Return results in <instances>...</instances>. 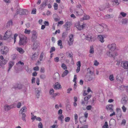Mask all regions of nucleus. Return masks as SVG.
I'll use <instances>...</instances> for the list:
<instances>
[{
	"mask_svg": "<svg viewBox=\"0 0 128 128\" xmlns=\"http://www.w3.org/2000/svg\"><path fill=\"white\" fill-rule=\"evenodd\" d=\"M40 44L38 41L36 40L33 42L32 44V50H36L39 47Z\"/></svg>",
	"mask_w": 128,
	"mask_h": 128,
	"instance_id": "1a4fd4ad",
	"label": "nucleus"
},
{
	"mask_svg": "<svg viewBox=\"0 0 128 128\" xmlns=\"http://www.w3.org/2000/svg\"><path fill=\"white\" fill-rule=\"evenodd\" d=\"M14 64V62L13 61H10L8 63V72Z\"/></svg>",
	"mask_w": 128,
	"mask_h": 128,
	"instance_id": "dca6fc26",
	"label": "nucleus"
},
{
	"mask_svg": "<svg viewBox=\"0 0 128 128\" xmlns=\"http://www.w3.org/2000/svg\"><path fill=\"white\" fill-rule=\"evenodd\" d=\"M128 100V98L127 97H124L122 98L121 100L122 102V104H126Z\"/></svg>",
	"mask_w": 128,
	"mask_h": 128,
	"instance_id": "a878e982",
	"label": "nucleus"
},
{
	"mask_svg": "<svg viewBox=\"0 0 128 128\" xmlns=\"http://www.w3.org/2000/svg\"><path fill=\"white\" fill-rule=\"evenodd\" d=\"M7 61L5 60H1V64L2 66L3 65L5 64L7 62Z\"/></svg>",
	"mask_w": 128,
	"mask_h": 128,
	"instance_id": "c03bdc74",
	"label": "nucleus"
},
{
	"mask_svg": "<svg viewBox=\"0 0 128 128\" xmlns=\"http://www.w3.org/2000/svg\"><path fill=\"white\" fill-rule=\"evenodd\" d=\"M107 55L109 56L110 57H113V58L115 57L114 55H113L111 52L109 51L108 52H107Z\"/></svg>",
	"mask_w": 128,
	"mask_h": 128,
	"instance_id": "c9c22d12",
	"label": "nucleus"
},
{
	"mask_svg": "<svg viewBox=\"0 0 128 128\" xmlns=\"http://www.w3.org/2000/svg\"><path fill=\"white\" fill-rule=\"evenodd\" d=\"M27 111V108L26 106H24L22 108L20 111V114L25 113Z\"/></svg>",
	"mask_w": 128,
	"mask_h": 128,
	"instance_id": "a211bd4d",
	"label": "nucleus"
},
{
	"mask_svg": "<svg viewBox=\"0 0 128 128\" xmlns=\"http://www.w3.org/2000/svg\"><path fill=\"white\" fill-rule=\"evenodd\" d=\"M73 36V34H70L69 36V40L68 41V43L69 46H71L73 44L74 41Z\"/></svg>",
	"mask_w": 128,
	"mask_h": 128,
	"instance_id": "9b49d317",
	"label": "nucleus"
},
{
	"mask_svg": "<svg viewBox=\"0 0 128 128\" xmlns=\"http://www.w3.org/2000/svg\"><path fill=\"white\" fill-rule=\"evenodd\" d=\"M70 118L69 117H66L65 118L64 120L66 122H68L70 121Z\"/></svg>",
	"mask_w": 128,
	"mask_h": 128,
	"instance_id": "603ef678",
	"label": "nucleus"
},
{
	"mask_svg": "<svg viewBox=\"0 0 128 128\" xmlns=\"http://www.w3.org/2000/svg\"><path fill=\"white\" fill-rule=\"evenodd\" d=\"M17 50L20 53H22L24 52V51L22 49L20 48H18Z\"/></svg>",
	"mask_w": 128,
	"mask_h": 128,
	"instance_id": "58836bf2",
	"label": "nucleus"
},
{
	"mask_svg": "<svg viewBox=\"0 0 128 128\" xmlns=\"http://www.w3.org/2000/svg\"><path fill=\"white\" fill-rule=\"evenodd\" d=\"M85 39L89 42H92L96 40V38L94 35L91 34L86 36Z\"/></svg>",
	"mask_w": 128,
	"mask_h": 128,
	"instance_id": "7ed1b4c3",
	"label": "nucleus"
},
{
	"mask_svg": "<svg viewBox=\"0 0 128 128\" xmlns=\"http://www.w3.org/2000/svg\"><path fill=\"white\" fill-rule=\"evenodd\" d=\"M15 104L16 105V106L18 108H20L21 106V104L20 103V102H19L18 103V104L17 105L16 104Z\"/></svg>",
	"mask_w": 128,
	"mask_h": 128,
	"instance_id": "052dcab7",
	"label": "nucleus"
},
{
	"mask_svg": "<svg viewBox=\"0 0 128 128\" xmlns=\"http://www.w3.org/2000/svg\"><path fill=\"white\" fill-rule=\"evenodd\" d=\"M98 39L102 43H103L104 42V40L102 36L101 35H98Z\"/></svg>",
	"mask_w": 128,
	"mask_h": 128,
	"instance_id": "b1692460",
	"label": "nucleus"
},
{
	"mask_svg": "<svg viewBox=\"0 0 128 128\" xmlns=\"http://www.w3.org/2000/svg\"><path fill=\"white\" fill-rule=\"evenodd\" d=\"M18 36V34H14V43H15L16 41V38Z\"/></svg>",
	"mask_w": 128,
	"mask_h": 128,
	"instance_id": "de8ad7c7",
	"label": "nucleus"
},
{
	"mask_svg": "<svg viewBox=\"0 0 128 128\" xmlns=\"http://www.w3.org/2000/svg\"><path fill=\"white\" fill-rule=\"evenodd\" d=\"M62 41L61 40H59L58 41V46H60V48H63V46L62 45Z\"/></svg>",
	"mask_w": 128,
	"mask_h": 128,
	"instance_id": "72a5a7b5",
	"label": "nucleus"
},
{
	"mask_svg": "<svg viewBox=\"0 0 128 128\" xmlns=\"http://www.w3.org/2000/svg\"><path fill=\"white\" fill-rule=\"evenodd\" d=\"M37 36V33L35 30L32 31V39H36Z\"/></svg>",
	"mask_w": 128,
	"mask_h": 128,
	"instance_id": "393cba45",
	"label": "nucleus"
},
{
	"mask_svg": "<svg viewBox=\"0 0 128 128\" xmlns=\"http://www.w3.org/2000/svg\"><path fill=\"white\" fill-rule=\"evenodd\" d=\"M26 39L27 38L26 36L24 35L20 34V35L19 44L20 45H25L27 43Z\"/></svg>",
	"mask_w": 128,
	"mask_h": 128,
	"instance_id": "f257e3e1",
	"label": "nucleus"
},
{
	"mask_svg": "<svg viewBox=\"0 0 128 128\" xmlns=\"http://www.w3.org/2000/svg\"><path fill=\"white\" fill-rule=\"evenodd\" d=\"M33 69L35 71H38L39 70V68L38 66H36L34 67Z\"/></svg>",
	"mask_w": 128,
	"mask_h": 128,
	"instance_id": "13d9d810",
	"label": "nucleus"
},
{
	"mask_svg": "<svg viewBox=\"0 0 128 128\" xmlns=\"http://www.w3.org/2000/svg\"><path fill=\"white\" fill-rule=\"evenodd\" d=\"M54 6L55 10H56L58 9V4L57 3H54Z\"/></svg>",
	"mask_w": 128,
	"mask_h": 128,
	"instance_id": "37998d69",
	"label": "nucleus"
},
{
	"mask_svg": "<svg viewBox=\"0 0 128 128\" xmlns=\"http://www.w3.org/2000/svg\"><path fill=\"white\" fill-rule=\"evenodd\" d=\"M41 88H36L35 89V93L36 97L37 98H39L40 96V93L41 92Z\"/></svg>",
	"mask_w": 128,
	"mask_h": 128,
	"instance_id": "6e6552de",
	"label": "nucleus"
},
{
	"mask_svg": "<svg viewBox=\"0 0 128 128\" xmlns=\"http://www.w3.org/2000/svg\"><path fill=\"white\" fill-rule=\"evenodd\" d=\"M76 7L77 8H78L79 9V10H80V9H81V8L82 6L80 4H78L76 6Z\"/></svg>",
	"mask_w": 128,
	"mask_h": 128,
	"instance_id": "e2e57ef3",
	"label": "nucleus"
},
{
	"mask_svg": "<svg viewBox=\"0 0 128 128\" xmlns=\"http://www.w3.org/2000/svg\"><path fill=\"white\" fill-rule=\"evenodd\" d=\"M45 56V54L43 52H41V54L40 55L39 58V60L40 61L42 60L43 57Z\"/></svg>",
	"mask_w": 128,
	"mask_h": 128,
	"instance_id": "c756f323",
	"label": "nucleus"
},
{
	"mask_svg": "<svg viewBox=\"0 0 128 128\" xmlns=\"http://www.w3.org/2000/svg\"><path fill=\"white\" fill-rule=\"evenodd\" d=\"M20 64L21 65L24 66V63L23 62H21V61H19L18 63H16V65H18V64Z\"/></svg>",
	"mask_w": 128,
	"mask_h": 128,
	"instance_id": "680f3d73",
	"label": "nucleus"
},
{
	"mask_svg": "<svg viewBox=\"0 0 128 128\" xmlns=\"http://www.w3.org/2000/svg\"><path fill=\"white\" fill-rule=\"evenodd\" d=\"M61 67L64 70H66L67 69V67L66 64L64 63L62 64L61 65Z\"/></svg>",
	"mask_w": 128,
	"mask_h": 128,
	"instance_id": "ea45409f",
	"label": "nucleus"
},
{
	"mask_svg": "<svg viewBox=\"0 0 128 128\" xmlns=\"http://www.w3.org/2000/svg\"><path fill=\"white\" fill-rule=\"evenodd\" d=\"M113 107V105L112 104H110L108 106L106 107V109L110 111V112H112L113 111V110L112 109Z\"/></svg>",
	"mask_w": 128,
	"mask_h": 128,
	"instance_id": "6ab92c4d",
	"label": "nucleus"
},
{
	"mask_svg": "<svg viewBox=\"0 0 128 128\" xmlns=\"http://www.w3.org/2000/svg\"><path fill=\"white\" fill-rule=\"evenodd\" d=\"M122 108L123 110V112H126V108L124 106H123L122 107Z\"/></svg>",
	"mask_w": 128,
	"mask_h": 128,
	"instance_id": "774afa93",
	"label": "nucleus"
},
{
	"mask_svg": "<svg viewBox=\"0 0 128 128\" xmlns=\"http://www.w3.org/2000/svg\"><path fill=\"white\" fill-rule=\"evenodd\" d=\"M108 48L111 50H114L116 48V44L114 43L112 44H109L108 46Z\"/></svg>",
	"mask_w": 128,
	"mask_h": 128,
	"instance_id": "4468645a",
	"label": "nucleus"
},
{
	"mask_svg": "<svg viewBox=\"0 0 128 128\" xmlns=\"http://www.w3.org/2000/svg\"><path fill=\"white\" fill-rule=\"evenodd\" d=\"M91 96V95H89L85 97L84 98V100H82V101L81 103L82 105L84 106H86L88 102V100L90 98Z\"/></svg>",
	"mask_w": 128,
	"mask_h": 128,
	"instance_id": "20e7f679",
	"label": "nucleus"
},
{
	"mask_svg": "<svg viewBox=\"0 0 128 128\" xmlns=\"http://www.w3.org/2000/svg\"><path fill=\"white\" fill-rule=\"evenodd\" d=\"M40 80L39 78H36V83L38 85H39L40 84Z\"/></svg>",
	"mask_w": 128,
	"mask_h": 128,
	"instance_id": "bf43d9fd",
	"label": "nucleus"
},
{
	"mask_svg": "<svg viewBox=\"0 0 128 128\" xmlns=\"http://www.w3.org/2000/svg\"><path fill=\"white\" fill-rule=\"evenodd\" d=\"M109 79L112 81H113L114 80V77L113 74H112L110 75Z\"/></svg>",
	"mask_w": 128,
	"mask_h": 128,
	"instance_id": "a19ab883",
	"label": "nucleus"
},
{
	"mask_svg": "<svg viewBox=\"0 0 128 128\" xmlns=\"http://www.w3.org/2000/svg\"><path fill=\"white\" fill-rule=\"evenodd\" d=\"M102 128H109L107 122H105L104 125L102 126Z\"/></svg>",
	"mask_w": 128,
	"mask_h": 128,
	"instance_id": "4c0bfd02",
	"label": "nucleus"
},
{
	"mask_svg": "<svg viewBox=\"0 0 128 128\" xmlns=\"http://www.w3.org/2000/svg\"><path fill=\"white\" fill-rule=\"evenodd\" d=\"M89 52L90 53L92 54L94 53V48L93 46H90Z\"/></svg>",
	"mask_w": 128,
	"mask_h": 128,
	"instance_id": "e433bc0d",
	"label": "nucleus"
},
{
	"mask_svg": "<svg viewBox=\"0 0 128 128\" xmlns=\"http://www.w3.org/2000/svg\"><path fill=\"white\" fill-rule=\"evenodd\" d=\"M113 16L112 14H107L104 17V18L106 19H108L113 17Z\"/></svg>",
	"mask_w": 128,
	"mask_h": 128,
	"instance_id": "bb28decb",
	"label": "nucleus"
},
{
	"mask_svg": "<svg viewBox=\"0 0 128 128\" xmlns=\"http://www.w3.org/2000/svg\"><path fill=\"white\" fill-rule=\"evenodd\" d=\"M8 48L7 47H2L0 50V52L2 54H6L8 51Z\"/></svg>",
	"mask_w": 128,
	"mask_h": 128,
	"instance_id": "9d476101",
	"label": "nucleus"
},
{
	"mask_svg": "<svg viewBox=\"0 0 128 128\" xmlns=\"http://www.w3.org/2000/svg\"><path fill=\"white\" fill-rule=\"evenodd\" d=\"M38 127V128H43L42 124L41 122H40L39 123Z\"/></svg>",
	"mask_w": 128,
	"mask_h": 128,
	"instance_id": "6e6d98bb",
	"label": "nucleus"
},
{
	"mask_svg": "<svg viewBox=\"0 0 128 128\" xmlns=\"http://www.w3.org/2000/svg\"><path fill=\"white\" fill-rule=\"evenodd\" d=\"M99 64L98 62L96 60H95L94 62V65L95 66H98Z\"/></svg>",
	"mask_w": 128,
	"mask_h": 128,
	"instance_id": "09e8293b",
	"label": "nucleus"
},
{
	"mask_svg": "<svg viewBox=\"0 0 128 128\" xmlns=\"http://www.w3.org/2000/svg\"><path fill=\"white\" fill-rule=\"evenodd\" d=\"M22 85L20 84H15L12 88V89L16 90L17 89H20L22 88Z\"/></svg>",
	"mask_w": 128,
	"mask_h": 128,
	"instance_id": "f8f14e48",
	"label": "nucleus"
},
{
	"mask_svg": "<svg viewBox=\"0 0 128 128\" xmlns=\"http://www.w3.org/2000/svg\"><path fill=\"white\" fill-rule=\"evenodd\" d=\"M122 67L125 69H128V62H122Z\"/></svg>",
	"mask_w": 128,
	"mask_h": 128,
	"instance_id": "f3484780",
	"label": "nucleus"
},
{
	"mask_svg": "<svg viewBox=\"0 0 128 128\" xmlns=\"http://www.w3.org/2000/svg\"><path fill=\"white\" fill-rule=\"evenodd\" d=\"M16 107V105L15 104L9 106L8 104L5 105L4 106V109L5 111H8L11 109Z\"/></svg>",
	"mask_w": 128,
	"mask_h": 128,
	"instance_id": "39448f33",
	"label": "nucleus"
},
{
	"mask_svg": "<svg viewBox=\"0 0 128 128\" xmlns=\"http://www.w3.org/2000/svg\"><path fill=\"white\" fill-rule=\"evenodd\" d=\"M116 80L118 81L122 82L123 80V78L120 75H118L116 76Z\"/></svg>",
	"mask_w": 128,
	"mask_h": 128,
	"instance_id": "cd10ccee",
	"label": "nucleus"
},
{
	"mask_svg": "<svg viewBox=\"0 0 128 128\" xmlns=\"http://www.w3.org/2000/svg\"><path fill=\"white\" fill-rule=\"evenodd\" d=\"M84 12L82 9L79 10L78 11L76 10L74 13L77 16H81L83 14Z\"/></svg>",
	"mask_w": 128,
	"mask_h": 128,
	"instance_id": "2eb2a0df",
	"label": "nucleus"
},
{
	"mask_svg": "<svg viewBox=\"0 0 128 128\" xmlns=\"http://www.w3.org/2000/svg\"><path fill=\"white\" fill-rule=\"evenodd\" d=\"M86 108L87 110H90L92 108V106L90 105H88L86 106Z\"/></svg>",
	"mask_w": 128,
	"mask_h": 128,
	"instance_id": "864d4df0",
	"label": "nucleus"
},
{
	"mask_svg": "<svg viewBox=\"0 0 128 128\" xmlns=\"http://www.w3.org/2000/svg\"><path fill=\"white\" fill-rule=\"evenodd\" d=\"M64 118V116L62 114L60 115L58 118V119L60 121L61 123L62 124L63 123V122Z\"/></svg>",
	"mask_w": 128,
	"mask_h": 128,
	"instance_id": "5701e85b",
	"label": "nucleus"
},
{
	"mask_svg": "<svg viewBox=\"0 0 128 128\" xmlns=\"http://www.w3.org/2000/svg\"><path fill=\"white\" fill-rule=\"evenodd\" d=\"M12 34V32L10 30H7L6 32L4 37V40H6L11 38Z\"/></svg>",
	"mask_w": 128,
	"mask_h": 128,
	"instance_id": "423d86ee",
	"label": "nucleus"
},
{
	"mask_svg": "<svg viewBox=\"0 0 128 128\" xmlns=\"http://www.w3.org/2000/svg\"><path fill=\"white\" fill-rule=\"evenodd\" d=\"M30 30H27L26 28L24 32L26 34H30Z\"/></svg>",
	"mask_w": 128,
	"mask_h": 128,
	"instance_id": "a18cd8bd",
	"label": "nucleus"
},
{
	"mask_svg": "<svg viewBox=\"0 0 128 128\" xmlns=\"http://www.w3.org/2000/svg\"><path fill=\"white\" fill-rule=\"evenodd\" d=\"M76 65L80 67L81 63L80 61H78L76 63Z\"/></svg>",
	"mask_w": 128,
	"mask_h": 128,
	"instance_id": "69168bd1",
	"label": "nucleus"
},
{
	"mask_svg": "<svg viewBox=\"0 0 128 128\" xmlns=\"http://www.w3.org/2000/svg\"><path fill=\"white\" fill-rule=\"evenodd\" d=\"M128 22V20L126 19H124L123 20L122 22V24H126Z\"/></svg>",
	"mask_w": 128,
	"mask_h": 128,
	"instance_id": "8fccbe9b",
	"label": "nucleus"
},
{
	"mask_svg": "<svg viewBox=\"0 0 128 128\" xmlns=\"http://www.w3.org/2000/svg\"><path fill=\"white\" fill-rule=\"evenodd\" d=\"M12 21L11 20H9L6 26L7 27H9L10 26H12Z\"/></svg>",
	"mask_w": 128,
	"mask_h": 128,
	"instance_id": "f704fd0d",
	"label": "nucleus"
},
{
	"mask_svg": "<svg viewBox=\"0 0 128 128\" xmlns=\"http://www.w3.org/2000/svg\"><path fill=\"white\" fill-rule=\"evenodd\" d=\"M90 17L89 16L87 15H84V16L83 18L84 20H86L90 18Z\"/></svg>",
	"mask_w": 128,
	"mask_h": 128,
	"instance_id": "79ce46f5",
	"label": "nucleus"
},
{
	"mask_svg": "<svg viewBox=\"0 0 128 128\" xmlns=\"http://www.w3.org/2000/svg\"><path fill=\"white\" fill-rule=\"evenodd\" d=\"M28 14V11L26 9H18L16 10V12L14 15L15 16L19 14L20 15H26Z\"/></svg>",
	"mask_w": 128,
	"mask_h": 128,
	"instance_id": "f03ea898",
	"label": "nucleus"
},
{
	"mask_svg": "<svg viewBox=\"0 0 128 128\" xmlns=\"http://www.w3.org/2000/svg\"><path fill=\"white\" fill-rule=\"evenodd\" d=\"M22 114V118L23 121L26 122V115L25 113L24 114Z\"/></svg>",
	"mask_w": 128,
	"mask_h": 128,
	"instance_id": "2f4dec72",
	"label": "nucleus"
},
{
	"mask_svg": "<svg viewBox=\"0 0 128 128\" xmlns=\"http://www.w3.org/2000/svg\"><path fill=\"white\" fill-rule=\"evenodd\" d=\"M85 79L86 81L88 82L92 80L93 79V78L91 75L87 76H85Z\"/></svg>",
	"mask_w": 128,
	"mask_h": 128,
	"instance_id": "aec40b11",
	"label": "nucleus"
},
{
	"mask_svg": "<svg viewBox=\"0 0 128 128\" xmlns=\"http://www.w3.org/2000/svg\"><path fill=\"white\" fill-rule=\"evenodd\" d=\"M55 50V48L53 46L50 49V53H51L53 51Z\"/></svg>",
	"mask_w": 128,
	"mask_h": 128,
	"instance_id": "5fc2aeb1",
	"label": "nucleus"
},
{
	"mask_svg": "<svg viewBox=\"0 0 128 128\" xmlns=\"http://www.w3.org/2000/svg\"><path fill=\"white\" fill-rule=\"evenodd\" d=\"M120 14L123 17H124L126 16V14L124 12H120Z\"/></svg>",
	"mask_w": 128,
	"mask_h": 128,
	"instance_id": "3c124183",
	"label": "nucleus"
},
{
	"mask_svg": "<svg viewBox=\"0 0 128 128\" xmlns=\"http://www.w3.org/2000/svg\"><path fill=\"white\" fill-rule=\"evenodd\" d=\"M62 112V109L59 110L58 112V114L61 115Z\"/></svg>",
	"mask_w": 128,
	"mask_h": 128,
	"instance_id": "338daca9",
	"label": "nucleus"
},
{
	"mask_svg": "<svg viewBox=\"0 0 128 128\" xmlns=\"http://www.w3.org/2000/svg\"><path fill=\"white\" fill-rule=\"evenodd\" d=\"M68 73V71L67 70H66L63 73L62 75V77H64L66 76Z\"/></svg>",
	"mask_w": 128,
	"mask_h": 128,
	"instance_id": "7c9ffc66",
	"label": "nucleus"
},
{
	"mask_svg": "<svg viewBox=\"0 0 128 128\" xmlns=\"http://www.w3.org/2000/svg\"><path fill=\"white\" fill-rule=\"evenodd\" d=\"M70 105L69 104H68L66 106V109L68 111H69L70 110Z\"/></svg>",
	"mask_w": 128,
	"mask_h": 128,
	"instance_id": "49530a36",
	"label": "nucleus"
},
{
	"mask_svg": "<svg viewBox=\"0 0 128 128\" xmlns=\"http://www.w3.org/2000/svg\"><path fill=\"white\" fill-rule=\"evenodd\" d=\"M71 25L72 24L71 22L67 21L65 24H64V27L66 28V30H67L70 29V27Z\"/></svg>",
	"mask_w": 128,
	"mask_h": 128,
	"instance_id": "ddd939ff",
	"label": "nucleus"
},
{
	"mask_svg": "<svg viewBox=\"0 0 128 128\" xmlns=\"http://www.w3.org/2000/svg\"><path fill=\"white\" fill-rule=\"evenodd\" d=\"M101 8H100V7H99V9L100 10V11H102L103 10H104V9L105 8H109L110 7V5L109 4V3L108 2H106V4H105V7L104 8V7H103V8L102 9H101Z\"/></svg>",
	"mask_w": 128,
	"mask_h": 128,
	"instance_id": "4be33fe9",
	"label": "nucleus"
},
{
	"mask_svg": "<svg viewBox=\"0 0 128 128\" xmlns=\"http://www.w3.org/2000/svg\"><path fill=\"white\" fill-rule=\"evenodd\" d=\"M112 4L113 5H118L119 4L118 2V0H113L112 1Z\"/></svg>",
	"mask_w": 128,
	"mask_h": 128,
	"instance_id": "473e14b6",
	"label": "nucleus"
},
{
	"mask_svg": "<svg viewBox=\"0 0 128 128\" xmlns=\"http://www.w3.org/2000/svg\"><path fill=\"white\" fill-rule=\"evenodd\" d=\"M76 27L79 30H81L83 29L86 26V24H84L82 25H80V23L78 22L75 24Z\"/></svg>",
	"mask_w": 128,
	"mask_h": 128,
	"instance_id": "0eeeda50",
	"label": "nucleus"
},
{
	"mask_svg": "<svg viewBox=\"0 0 128 128\" xmlns=\"http://www.w3.org/2000/svg\"><path fill=\"white\" fill-rule=\"evenodd\" d=\"M54 61L55 62H57L59 61V58L58 57H56L54 58Z\"/></svg>",
	"mask_w": 128,
	"mask_h": 128,
	"instance_id": "0e129e2a",
	"label": "nucleus"
},
{
	"mask_svg": "<svg viewBox=\"0 0 128 128\" xmlns=\"http://www.w3.org/2000/svg\"><path fill=\"white\" fill-rule=\"evenodd\" d=\"M61 86L60 84L58 82H56L55 84L54 88L56 90H58L61 88Z\"/></svg>",
	"mask_w": 128,
	"mask_h": 128,
	"instance_id": "412c9836",
	"label": "nucleus"
},
{
	"mask_svg": "<svg viewBox=\"0 0 128 128\" xmlns=\"http://www.w3.org/2000/svg\"><path fill=\"white\" fill-rule=\"evenodd\" d=\"M38 52L35 53L32 55V60L36 59L38 58Z\"/></svg>",
	"mask_w": 128,
	"mask_h": 128,
	"instance_id": "c85d7f7f",
	"label": "nucleus"
},
{
	"mask_svg": "<svg viewBox=\"0 0 128 128\" xmlns=\"http://www.w3.org/2000/svg\"><path fill=\"white\" fill-rule=\"evenodd\" d=\"M74 116L75 121L76 122L77 121L78 117L77 114H74Z\"/></svg>",
	"mask_w": 128,
	"mask_h": 128,
	"instance_id": "4d7b16f0",
	"label": "nucleus"
}]
</instances>
